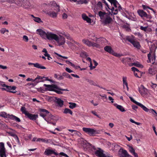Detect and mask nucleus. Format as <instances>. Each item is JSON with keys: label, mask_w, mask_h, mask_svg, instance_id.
<instances>
[{"label": "nucleus", "mask_w": 157, "mask_h": 157, "mask_svg": "<svg viewBox=\"0 0 157 157\" xmlns=\"http://www.w3.org/2000/svg\"><path fill=\"white\" fill-rule=\"evenodd\" d=\"M15 127L16 128H17L20 129H21L22 128H23L22 126H21V125H19L17 124H15Z\"/></svg>", "instance_id": "obj_59"}, {"label": "nucleus", "mask_w": 157, "mask_h": 157, "mask_svg": "<svg viewBox=\"0 0 157 157\" xmlns=\"http://www.w3.org/2000/svg\"><path fill=\"white\" fill-rule=\"evenodd\" d=\"M65 34H68L69 35V38H68L66 36V37L67 39L70 40L71 41H67V43L71 48L73 49L78 50L79 48H81L82 47V46L81 44H80L78 43L75 42L74 40H73L70 37L69 34L67 33H65ZM61 35L63 36H64V35ZM64 36L65 37L64 35Z\"/></svg>", "instance_id": "obj_7"}, {"label": "nucleus", "mask_w": 157, "mask_h": 157, "mask_svg": "<svg viewBox=\"0 0 157 157\" xmlns=\"http://www.w3.org/2000/svg\"><path fill=\"white\" fill-rule=\"evenodd\" d=\"M123 27L127 31L129 32L131 31L130 25L128 24H126L124 25Z\"/></svg>", "instance_id": "obj_36"}, {"label": "nucleus", "mask_w": 157, "mask_h": 157, "mask_svg": "<svg viewBox=\"0 0 157 157\" xmlns=\"http://www.w3.org/2000/svg\"><path fill=\"white\" fill-rule=\"evenodd\" d=\"M21 110L22 112V113L24 114L26 116L29 113L26 111L25 108L24 106H22L21 107Z\"/></svg>", "instance_id": "obj_38"}, {"label": "nucleus", "mask_w": 157, "mask_h": 157, "mask_svg": "<svg viewBox=\"0 0 157 157\" xmlns=\"http://www.w3.org/2000/svg\"><path fill=\"white\" fill-rule=\"evenodd\" d=\"M149 73L151 75H153L154 74V70L151 68H149L148 70Z\"/></svg>", "instance_id": "obj_51"}, {"label": "nucleus", "mask_w": 157, "mask_h": 157, "mask_svg": "<svg viewBox=\"0 0 157 157\" xmlns=\"http://www.w3.org/2000/svg\"><path fill=\"white\" fill-rule=\"evenodd\" d=\"M55 53L56 54V55H57L58 56H59L62 57L64 59H67L68 58V57H67L62 56L61 55H60L56 52H55Z\"/></svg>", "instance_id": "obj_56"}, {"label": "nucleus", "mask_w": 157, "mask_h": 157, "mask_svg": "<svg viewBox=\"0 0 157 157\" xmlns=\"http://www.w3.org/2000/svg\"><path fill=\"white\" fill-rule=\"evenodd\" d=\"M82 129L83 131L90 136H94L96 133V131L94 128L83 127Z\"/></svg>", "instance_id": "obj_9"}, {"label": "nucleus", "mask_w": 157, "mask_h": 157, "mask_svg": "<svg viewBox=\"0 0 157 157\" xmlns=\"http://www.w3.org/2000/svg\"><path fill=\"white\" fill-rule=\"evenodd\" d=\"M131 69L132 71H133L134 72H135V71H137L138 72H140V71H139V70H138L136 68V67H132Z\"/></svg>", "instance_id": "obj_52"}, {"label": "nucleus", "mask_w": 157, "mask_h": 157, "mask_svg": "<svg viewBox=\"0 0 157 157\" xmlns=\"http://www.w3.org/2000/svg\"><path fill=\"white\" fill-rule=\"evenodd\" d=\"M0 117L15 121L17 122H20L21 120L19 118L12 114L10 115L4 112H0Z\"/></svg>", "instance_id": "obj_8"}, {"label": "nucleus", "mask_w": 157, "mask_h": 157, "mask_svg": "<svg viewBox=\"0 0 157 157\" xmlns=\"http://www.w3.org/2000/svg\"><path fill=\"white\" fill-rule=\"evenodd\" d=\"M138 90L139 92L142 95L144 96L147 93V90L143 85H141L139 87Z\"/></svg>", "instance_id": "obj_14"}, {"label": "nucleus", "mask_w": 157, "mask_h": 157, "mask_svg": "<svg viewBox=\"0 0 157 157\" xmlns=\"http://www.w3.org/2000/svg\"><path fill=\"white\" fill-rule=\"evenodd\" d=\"M65 70L68 73H71L72 72H73V71L71 70L70 68H68V67H66L65 68Z\"/></svg>", "instance_id": "obj_58"}, {"label": "nucleus", "mask_w": 157, "mask_h": 157, "mask_svg": "<svg viewBox=\"0 0 157 157\" xmlns=\"http://www.w3.org/2000/svg\"><path fill=\"white\" fill-rule=\"evenodd\" d=\"M68 130L71 133H73L74 132H75V133L76 134H77L78 133H79V132H78L75 130L69 129H68Z\"/></svg>", "instance_id": "obj_53"}, {"label": "nucleus", "mask_w": 157, "mask_h": 157, "mask_svg": "<svg viewBox=\"0 0 157 157\" xmlns=\"http://www.w3.org/2000/svg\"><path fill=\"white\" fill-rule=\"evenodd\" d=\"M40 115L43 117L45 120V118H47L49 114V112L47 110L44 109H39Z\"/></svg>", "instance_id": "obj_11"}, {"label": "nucleus", "mask_w": 157, "mask_h": 157, "mask_svg": "<svg viewBox=\"0 0 157 157\" xmlns=\"http://www.w3.org/2000/svg\"><path fill=\"white\" fill-rule=\"evenodd\" d=\"M112 54L113 56L118 57H119L123 56V55L122 54L118 53L117 52H114V51L113 52Z\"/></svg>", "instance_id": "obj_44"}, {"label": "nucleus", "mask_w": 157, "mask_h": 157, "mask_svg": "<svg viewBox=\"0 0 157 157\" xmlns=\"http://www.w3.org/2000/svg\"><path fill=\"white\" fill-rule=\"evenodd\" d=\"M67 16L65 13H63L62 15V18L63 19H66L67 18Z\"/></svg>", "instance_id": "obj_62"}, {"label": "nucleus", "mask_w": 157, "mask_h": 157, "mask_svg": "<svg viewBox=\"0 0 157 157\" xmlns=\"http://www.w3.org/2000/svg\"><path fill=\"white\" fill-rule=\"evenodd\" d=\"M55 149H52L49 148H47L45 149L44 154L46 155H49L52 154H54L56 155H58V154L55 151Z\"/></svg>", "instance_id": "obj_12"}, {"label": "nucleus", "mask_w": 157, "mask_h": 157, "mask_svg": "<svg viewBox=\"0 0 157 157\" xmlns=\"http://www.w3.org/2000/svg\"><path fill=\"white\" fill-rule=\"evenodd\" d=\"M6 144L11 149H12V147L11 144H10V142H9V141H8V142H7Z\"/></svg>", "instance_id": "obj_64"}, {"label": "nucleus", "mask_w": 157, "mask_h": 157, "mask_svg": "<svg viewBox=\"0 0 157 157\" xmlns=\"http://www.w3.org/2000/svg\"><path fill=\"white\" fill-rule=\"evenodd\" d=\"M31 16L33 17V20L35 22L39 23L42 22L40 18L34 17L33 15H31Z\"/></svg>", "instance_id": "obj_31"}, {"label": "nucleus", "mask_w": 157, "mask_h": 157, "mask_svg": "<svg viewBox=\"0 0 157 157\" xmlns=\"http://www.w3.org/2000/svg\"><path fill=\"white\" fill-rule=\"evenodd\" d=\"M93 61L94 63V66H93V64L92 63V62L91 63H90V65L89 66V67L90 68V69L92 70L93 69L95 68L96 66H97L98 65V63L95 61V60H93Z\"/></svg>", "instance_id": "obj_34"}, {"label": "nucleus", "mask_w": 157, "mask_h": 157, "mask_svg": "<svg viewBox=\"0 0 157 157\" xmlns=\"http://www.w3.org/2000/svg\"><path fill=\"white\" fill-rule=\"evenodd\" d=\"M51 5L52 6H54L55 7V9H57V11L59 12L60 11L59 6L57 5L55 1H53L50 2Z\"/></svg>", "instance_id": "obj_29"}, {"label": "nucleus", "mask_w": 157, "mask_h": 157, "mask_svg": "<svg viewBox=\"0 0 157 157\" xmlns=\"http://www.w3.org/2000/svg\"><path fill=\"white\" fill-rule=\"evenodd\" d=\"M24 1L22 0H16L15 1V3L19 6H22L24 3Z\"/></svg>", "instance_id": "obj_37"}, {"label": "nucleus", "mask_w": 157, "mask_h": 157, "mask_svg": "<svg viewBox=\"0 0 157 157\" xmlns=\"http://www.w3.org/2000/svg\"><path fill=\"white\" fill-rule=\"evenodd\" d=\"M23 39L24 41L26 42H28L29 40L28 37L25 35H24L23 36Z\"/></svg>", "instance_id": "obj_49"}, {"label": "nucleus", "mask_w": 157, "mask_h": 157, "mask_svg": "<svg viewBox=\"0 0 157 157\" xmlns=\"http://www.w3.org/2000/svg\"><path fill=\"white\" fill-rule=\"evenodd\" d=\"M59 155H61L62 156H64V157H69V156L67 155L66 154H65V153H64L63 152H60L59 153ZM58 155H59V154H58Z\"/></svg>", "instance_id": "obj_54"}, {"label": "nucleus", "mask_w": 157, "mask_h": 157, "mask_svg": "<svg viewBox=\"0 0 157 157\" xmlns=\"http://www.w3.org/2000/svg\"><path fill=\"white\" fill-rule=\"evenodd\" d=\"M45 120L48 123H52V121H56L57 120L55 116L49 113L47 118H45Z\"/></svg>", "instance_id": "obj_13"}, {"label": "nucleus", "mask_w": 157, "mask_h": 157, "mask_svg": "<svg viewBox=\"0 0 157 157\" xmlns=\"http://www.w3.org/2000/svg\"><path fill=\"white\" fill-rule=\"evenodd\" d=\"M0 157H6V150L4 146V144L3 142H0Z\"/></svg>", "instance_id": "obj_10"}, {"label": "nucleus", "mask_w": 157, "mask_h": 157, "mask_svg": "<svg viewBox=\"0 0 157 157\" xmlns=\"http://www.w3.org/2000/svg\"><path fill=\"white\" fill-rule=\"evenodd\" d=\"M6 87H7L8 92L10 93H15L16 91H15V90L16 88V87L15 86H6Z\"/></svg>", "instance_id": "obj_21"}, {"label": "nucleus", "mask_w": 157, "mask_h": 157, "mask_svg": "<svg viewBox=\"0 0 157 157\" xmlns=\"http://www.w3.org/2000/svg\"><path fill=\"white\" fill-rule=\"evenodd\" d=\"M13 137L15 139V140L17 141V142H18L19 143L20 141L19 140L18 137V136H17L15 134Z\"/></svg>", "instance_id": "obj_55"}, {"label": "nucleus", "mask_w": 157, "mask_h": 157, "mask_svg": "<svg viewBox=\"0 0 157 157\" xmlns=\"http://www.w3.org/2000/svg\"><path fill=\"white\" fill-rule=\"evenodd\" d=\"M33 66L34 67L39 69H46V67H45L42 66L40 64L38 63H35L33 64Z\"/></svg>", "instance_id": "obj_30"}, {"label": "nucleus", "mask_w": 157, "mask_h": 157, "mask_svg": "<svg viewBox=\"0 0 157 157\" xmlns=\"http://www.w3.org/2000/svg\"><path fill=\"white\" fill-rule=\"evenodd\" d=\"M7 68V67L6 66H3L1 65H0V69H6Z\"/></svg>", "instance_id": "obj_63"}, {"label": "nucleus", "mask_w": 157, "mask_h": 157, "mask_svg": "<svg viewBox=\"0 0 157 157\" xmlns=\"http://www.w3.org/2000/svg\"><path fill=\"white\" fill-rule=\"evenodd\" d=\"M147 27H143L142 26H140V29L142 30H143L145 32L146 31V29H147Z\"/></svg>", "instance_id": "obj_60"}, {"label": "nucleus", "mask_w": 157, "mask_h": 157, "mask_svg": "<svg viewBox=\"0 0 157 157\" xmlns=\"http://www.w3.org/2000/svg\"><path fill=\"white\" fill-rule=\"evenodd\" d=\"M30 120H35L38 117V115L35 114H33L29 113L26 116Z\"/></svg>", "instance_id": "obj_22"}, {"label": "nucleus", "mask_w": 157, "mask_h": 157, "mask_svg": "<svg viewBox=\"0 0 157 157\" xmlns=\"http://www.w3.org/2000/svg\"><path fill=\"white\" fill-rule=\"evenodd\" d=\"M63 75L69 78H72L71 76L69 74L66 72L63 73Z\"/></svg>", "instance_id": "obj_48"}, {"label": "nucleus", "mask_w": 157, "mask_h": 157, "mask_svg": "<svg viewBox=\"0 0 157 157\" xmlns=\"http://www.w3.org/2000/svg\"><path fill=\"white\" fill-rule=\"evenodd\" d=\"M151 86L155 90L157 91V85L156 84L152 82L151 84Z\"/></svg>", "instance_id": "obj_45"}, {"label": "nucleus", "mask_w": 157, "mask_h": 157, "mask_svg": "<svg viewBox=\"0 0 157 157\" xmlns=\"http://www.w3.org/2000/svg\"><path fill=\"white\" fill-rule=\"evenodd\" d=\"M119 151H121L122 154L120 155V157H132V156L129 155L126 150L121 148Z\"/></svg>", "instance_id": "obj_16"}, {"label": "nucleus", "mask_w": 157, "mask_h": 157, "mask_svg": "<svg viewBox=\"0 0 157 157\" xmlns=\"http://www.w3.org/2000/svg\"><path fill=\"white\" fill-rule=\"evenodd\" d=\"M65 62L67 64L70 65L72 67L75 66V65L69 60H66Z\"/></svg>", "instance_id": "obj_50"}, {"label": "nucleus", "mask_w": 157, "mask_h": 157, "mask_svg": "<svg viewBox=\"0 0 157 157\" xmlns=\"http://www.w3.org/2000/svg\"><path fill=\"white\" fill-rule=\"evenodd\" d=\"M121 39L123 42H125L126 40L131 43L136 48L140 49L141 47L139 42L137 41L134 36L132 35L125 36L123 34H120Z\"/></svg>", "instance_id": "obj_3"}, {"label": "nucleus", "mask_w": 157, "mask_h": 157, "mask_svg": "<svg viewBox=\"0 0 157 157\" xmlns=\"http://www.w3.org/2000/svg\"><path fill=\"white\" fill-rule=\"evenodd\" d=\"M113 145L114 146L113 150H117L119 149L120 147V146L116 144H113Z\"/></svg>", "instance_id": "obj_46"}, {"label": "nucleus", "mask_w": 157, "mask_h": 157, "mask_svg": "<svg viewBox=\"0 0 157 157\" xmlns=\"http://www.w3.org/2000/svg\"><path fill=\"white\" fill-rule=\"evenodd\" d=\"M104 5H103L101 2H99L98 3L96 4L94 7V9L95 10H102L103 9V5H105V7L106 6L105 4L103 3Z\"/></svg>", "instance_id": "obj_18"}, {"label": "nucleus", "mask_w": 157, "mask_h": 157, "mask_svg": "<svg viewBox=\"0 0 157 157\" xmlns=\"http://www.w3.org/2000/svg\"><path fill=\"white\" fill-rule=\"evenodd\" d=\"M142 7L144 10H146L147 11L148 9H150L151 10H153L152 8H150L147 5H142Z\"/></svg>", "instance_id": "obj_43"}, {"label": "nucleus", "mask_w": 157, "mask_h": 157, "mask_svg": "<svg viewBox=\"0 0 157 157\" xmlns=\"http://www.w3.org/2000/svg\"><path fill=\"white\" fill-rule=\"evenodd\" d=\"M68 104L69 105V107L71 109H73L76 107L77 104L75 103L69 102Z\"/></svg>", "instance_id": "obj_39"}, {"label": "nucleus", "mask_w": 157, "mask_h": 157, "mask_svg": "<svg viewBox=\"0 0 157 157\" xmlns=\"http://www.w3.org/2000/svg\"><path fill=\"white\" fill-rule=\"evenodd\" d=\"M28 4V6H25V8L27 9H30L33 8V6H31L30 4L28 2L27 3Z\"/></svg>", "instance_id": "obj_61"}, {"label": "nucleus", "mask_w": 157, "mask_h": 157, "mask_svg": "<svg viewBox=\"0 0 157 157\" xmlns=\"http://www.w3.org/2000/svg\"><path fill=\"white\" fill-rule=\"evenodd\" d=\"M114 7L110 9L108 3L105 0H102V2L105 4L106 10L109 12V13L100 11L98 15L101 21L103 24L107 25L110 23L112 21L111 16L112 15L117 14L118 11H120L121 8L116 0H107Z\"/></svg>", "instance_id": "obj_1"}, {"label": "nucleus", "mask_w": 157, "mask_h": 157, "mask_svg": "<svg viewBox=\"0 0 157 157\" xmlns=\"http://www.w3.org/2000/svg\"><path fill=\"white\" fill-rule=\"evenodd\" d=\"M37 142H43L47 143L48 142V140L45 139L38 138V139H37Z\"/></svg>", "instance_id": "obj_42"}, {"label": "nucleus", "mask_w": 157, "mask_h": 157, "mask_svg": "<svg viewBox=\"0 0 157 157\" xmlns=\"http://www.w3.org/2000/svg\"><path fill=\"white\" fill-rule=\"evenodd\" d=\"M93 40L95 42L91 41L88 39H83L82 40V41L83 44L88 47L99 48L101 44L100 42L101 39L96 38L95 40Z\"/></svg>", "instance_id": "obj_6"}, {"label": "nucleus", "mask_w": 157, "mask_h": 157, "mask_svg": "<svg viewBox=\"0 0 157 157\" xmlns=\"http://www.w3.org/2000/svg\"><path fill=\"white\" fill-rule=\"evenodd\" d=\"M137 13L141 17H145L147 18H151V16L148 15L145 12H144L142 10H138Z\"/></svg>", "instance_id": "obj_15"}, {"label": "nucleus", "mask_w": 157, "mask_h": 157, "mask_svg": "<svg viewBox=\"0 0 157 157\" xmlns=\"http://www.w3.org/2000/svg\"><path fill=\"white\" fill-rule=\"evenodd\" d=\"M34 79L35 82L36 83H38L40 82H43V77L40 76H37Z\"/></svg>", "instance_id": "obj_28"}, {"label": "nucleus", "mask_w": 157, "mask_h": 157, "mask_svg": "<svg viewBox=\"0 0 157 157\" xmlns=\"http://www.w3.org/2000/svg\"><path fill=\"white\" fill-rule=\"evenodd\" d=\"M132 65L134 66L137 67H138L140 68H143L144 67V66L140 64L139 62L137 61H136L134 63H132Z\"/></svg>", "instance_id": "obj_27"}, {"label": "nucleus", "mask_w": 157, "mask_h": 157, "mask_svg": "<svg viewBox=\"0 0 157 157\" xmlns=\"http://www.w3.org/2000/svg\"><path fill=\"white\" fill-rule=\"evenodd\" d=\"M104 50L106 51L111 54L113 51L112 49L111 48L110 46H106L105 47Z\"/></svg>", "instance_id": "obj_32"}, {"label": "nucleus", "mask_w": 157, "mask_h": 157, "mask_svg": "<svg viewBox=\"0 0 157 157\" xmlns=\"http://www.w3.org/2000/svg\"><path fill=\"white\" fill-rule=\"evenodd\" d=\"M63 113L65 114L69 113L71 115H72L73 114L72 111L68 108L65 109L63 111Z\"/></svg>", "instance_id": "obj_35"}, {"label": "nucleus", "mask_w": 157, "mask_h": 157, "mask_svg": "<svg viewBox=\"0 0 157 157\" xmlns=\"http://www.w3.org/2000/svg\"><path fill=\"white\" fill-rule=\"evenodd\" d=\"M129 98L131 101L140 107L145 112L151 113L153 117L157 121V113L154 110L151 109H149L141 103L136 101L132 98L130 97Z\"/></svg>", "instance_id": "obj_5"}, {"label": "nucleus", "mask_w": 157, "mask_h": 157, "mask_svg": "<svg viewBox=\"0 0 157 157\" xmlns=\"http://www.w3.org/2000/svg\"><path fill=\"white\" fill-rule=\"evenodd\" d=\"M103 151L100 148H98L95 151V154L96 156L98 157H106L107 155H105L103 153Z\"/></svg>", "instance_id": "obj_17"}, {"label": "nucleus", "mask_w": 157, "mask_h": 157, "mask_svg": "<svg viewBox=\"0 0 157 157\" xmlns=\"http://www.w3.org/2000/svg\"><path fill=\"white\" fill-rule=\"evenodd\" d=\"M43 82L45 81H48L52 83H55V81L51 79V77H43Z\"/></svg>", "instance_id": "obj_26"}, {"label": "nucleus", "mask_w": 157, "mask_h": 157, "mask_svg": "<svg viewBox=\"0 0 157 157\" xmlns=\"http://www.w3.org/2000/svg\"><path fill=\"white\" fill-rule=\"evenodd\" d=\"M128 149L129 151L132 154L134 153L135 152V150L134 148L131 146H128Z\"/></svg>", "instance_id": "obj_47"}, {"label": "nucleus", "mask_w": 157, "mask_h": 157, "mask_svg": "<svg viewBox=\"0 0 157 157\" xmlns=\"http://www.w3.org/2000/svg\"><path fill=\"white\" fill-rule=\"evenodd\" d=\"M44 86L46 87L45 90L49 91H54L56 93L61 94H63L62 91H69L67 89H62L56 84L47 85L44 84Z\"/></svg>", "instance_id": "obj_4"}, {"label": "nucleus", "mask_w": 157, "mask_h": 157, "mask_svg": "<svg viewBox=\"0 0 157 157\" xmlns=\"http://www.w3.org/2000/svg\"><path fill=\"white\" fill-rule=\"evenodd\" d=\"M5 28H2L0 30V32L2 34H4L5 33H6L5 31Z\"/></svg>", "instance_id": "obj_57"}, {"label": "nucleus", "mask_w": 157, "mask_h": 157, "mask_svg": "<svg viewBox=\"0 0 157 157\" xmlns=\"http://www.w3.org/2000/svg\"><path fill=\"white\" fill-rule=\"evenodd\" d=\"M87 82L91 85H93L95 86H97L96 83L93 80L88 79L87 80ZM98 86L100 87L99 86ZM100 88L103 89L104 90H105V89L104 88H103L102 87H100Z\"/></svg>", "instance_id": "obj_40"}, {"label": "nucleus", "mask_w": 157, "mask_h": 157, "mask_svg": "<svg viewBox=\"0 0 157 157\" xmlns=\"http://www.w3.org/2000/svg\"><path fill=\"white\" fill-rule=\"evenodd\" d=\"M113 105L117 108V109H119L121 112H124L125 111L124 108L123 106L120 105H118L117 103H114Z\"/></svg>", "instance_id": "obj_24"}, {"label": "nucleus", "mask_w": 157, "mask_h": 157, "mask_svg": "<svg viewBox=\"0 0 157 157\" xmlns=\"http://www.w3.org/2000/svg\"><path fill=\"white\" fill-rule=\"evenodd\" d=\"M89 0H78L77 2V3L78 4H86L88 3Z\"/></svg>", "instance_id": "obj_33"}, {"label": "nucleus", "mask_w": 157, "mask_h": 157, "mask_svg": "<svg viewBox=\"0 0 157 157\" xmlns=\"http://www.w3.org/2000/svg\"><path fill=\"white\" fill-rule=\"evenodd\" d=\"M54 102L60 107H62L63 105V101L59 98H55Z\"/></svg>", "instance_id": "obj_19"}, {"label": "nucleus", "mask_w": 157, "mask_h": 157, "mask_svg": "<svg viewBox=\"0 0 157 157\" xmlns=\"http://www.w3.org/2000/svg\"><path fill=\"white\" fill-rule=\"evenodd\" d=\"M36 33L43 39H47L49 40H55L57 45L59 46L64 44L66 42L65 38L61 35H64L68 38L69 37L68 34H65V32H64L57 31L56 33L58 35H57L40 29L36 30Z\"/></svg>", "instance_id": "obj_2"}, {"label": "nucleus", "mask_w": 157, "mask_h": 157, "mask_svg": "<svg viewBox=\"0 0 157 157\" xmlns=\"http://www.w3.org/2000/svg\"><path fill=\"white\" fill-rule=\"evenodd\" d=\"M82 18L85 21L89 23H91V20L90 18H89L86 14L83 13L82 15Z\"/></svg>", "instance_id": "obj_23"}, {"label": "nucleus", "mask_w": 157, "mask_h": 157, "mask_svg": "<svg viewBox=\"0 0 157 157\" xmlns=\"http://www.w3.org/2000/svg\"><path fill=\"white\" fill-rule=\"evenodd\" d=\"M55 10H56V12H55L54 11H51L49 12H48L47 13V14L50 16V17L53 18H56L57 17L58 13L59 12H57V9H55Z\"/></svg>", "instance_id": "obj_20"}, {"label": "nucleus", "mask_w": 157, "mask_h": 157, "mask_svg": "<svg viewBox=\"0 0 157 157\" xmlns=\"http://www.w3.org/2000/svg\"><path fill=\"white\" fill-rule=\"evenodd\" d=\"M32 137V135L31 134H26L24 135V138L25 140H28L30 139Z\"/></svg>", "instance_id": "obj_41"}, {"label": "nucleus", "mask_w": 157, "mask_h": 157, "mask_svg": "<svg viewBox=\"0 0 157 157\" xmlns=\"http://www.w3.org/2000/svg\"><path fill=\"white\" fill-rule=\"evenodd\" d=\"M123 87L124 89H125V86L126 87V88L127 90H128V83L127 81V78L126 77H123Z\"/></svg>", "instance_id": "obj_25"}]
</instances>
